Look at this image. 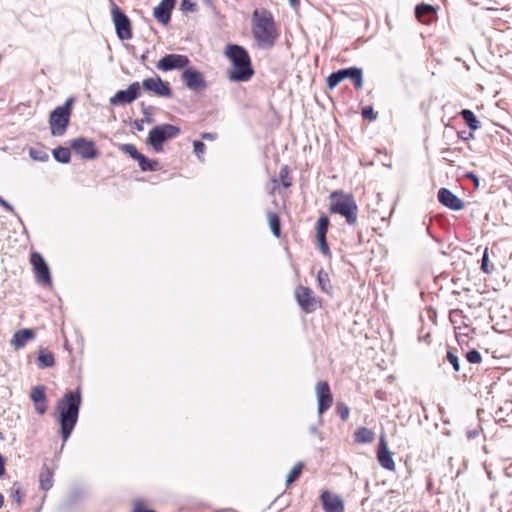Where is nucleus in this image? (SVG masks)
<instances>
[{
  "label": "nucleus",
  "mask_w": 512,
  "mask_h": 512,
  "mask_svg": "<svg viewBox=\"0 0 512 512\" xmlns=\"http://www.w3.org/2000/svg\"><path fill=\"white\" fill-rule=\"evenodd\" d=\"M82 404L80 388L66 392L56 403V420L60 425V434L63 442L71 436L78 418Z\"/></svg>",
  "instance_id": "nucleus-1"
},
{
  "label": "nucleus",
  "mask_w": 512,
  "mask_h": 512,
  "mask_svg": "<svg viewBox=\"0 0 512 512\" xmlns=\"http://www.w3.org/2000/svg\"><path fill=\"white\" fill-rule=\"evenodd\" d=\"M225 55L231 62L228 70V78L233 82H246L254 74L251 59L247 50L237 44H228L225 48Z\"/></svg>",
  "instance_id": "nucleus-2"
},
{
  "label": "nucleus",
  "mask_w": 512,
  "mask_h": 512,
  "mask_svg": "<svg viewBox=\"0 0 512 512\" xmlns=\"http://www.w3.org/2000/svg\"><path fill=\"white\" fill-rule=\"evenodd\" d=\"M253 19L252 33L260 47L266 49L273 47L278 37V32L272 14L267 10L261 13L256 10L253 13Z\"/></svg>",
  "instance_id": "nucleus-3"
},
{
  "label": "nucleus",
  "mask_w": 512,
  "mask_h": 512,
  "mask_svg": "<svg viewBox=\"0 0 512 512\" xmlns=\"http://www.w3.org/2000/svg\"><path fill=\"white\" fill-rule=\"evenodd\" d=\"M330 200L329 210L331 213L345 217L349 225H354L357 222L358 206L351 194L333 191L330 194Z\"/></svg>",
  "instance_id": "nucleus-4"
},
{
  "label": "nucleus",
  "mask_w": 512,
  "mask_h": 512,
  "mask_svg": "<svg viewBox=\"0 0 512 512\" xmlns=\"http://www.w3.org/2000/svg\"><path fill=\"white\" fill-rule=\"evenodd\" d=\"M74 99L68 98L61 106H57L49 116V125L53 136H62L65 134L70 122L72 113V104Z\"/></svg>",
  "instance_id": "nucleus-5"
},
{
  "label": "nucleus",
  "mask_w": 512,
  "mask_h": 512,
  "mask_svg": "<svg viewBox=\"0 0 512 512\" xmlns=\"http://www.w3.org/2000/svg\"><path fill=\"white\" fill-rule=\"evenodd\" d=\"M181 130L178 126L165 123L154 126L148 134L147 144H149L155 152H161L165 142L176 138Z\"/></svg>",
  "instance_id": "nucleus-6"
},
{
  "label": "nucleus",
  "mask_w": 512,
  "mask_h": 512,
  "mask_svg": "<svg viewBox=\"0 0 512 512\" xmlns=\"http://www.w3.org/2000/svg\"><path fill=\"white\" fill-rule=\"evenodd\" d=\"M111 18L117 37L122 41L130 40L133 36L131 21L124 11L112 1Z\"/></svg>",
  "instance_id": "nucleus-7"
},
{
  "label": "nucleus",
  "mask_w": 512,
  "mask_h": 512,
  "mask_svg": "<svg viewBox=\"0 0 512 512\" xmlns=\"http://www.w3.org/2000/svg\"><path fill=\"white\" fill-rule=\"evenodd\" d=\"M69 144L71 149L82 159L93 160L99 155L94 141L85 137L72 139Z\"/></svg>",
  "instance_id": "nucleus-8"
},
{
  "label": "nucleus",
  "mask_w": 512,
  "mask_h": 512,
  "mask_svg": "<svg viewBox=\"0 0 512 512\" xmlns=\"http://www.w3.org/2000/svg\"><path fill=\"white\" fill-rule=\"evenodd\" d=\"M141 95V85L139 82L131 83L127 89L118 90L113 97L110 98V104L113 106L130 104Z\"/></svg>",
  "instance_id": "nucleus-9"
},
{
  "label": "nucleus",
  "mask_w": 512,
  "mask_h": 512,
  "mask_svg": "<svg viewBox=\"0 0 512 512\" xmlns=\"http://www.w3.org/2000/svg\"><path fill=\"white\" fill-rule=\"evenodd\" d=\"M295 298L300 308L306 313L314 312L318 307V301L309 287L299 285L295 289Z\"/></svg>",
  "instance_id": "nucleus-10"
},
{
  "label": "nucleus",
  "mask_w": 512,
  "mask_h": 512,
  "mask_svg": "<svg viewBox=\"0 0 512 512\" xmlns=\"http://www.w3.org/2000/svg\"><path fill=\"white\" fill-rule=\"evenodd\" d=\"M190 60L186 55L182 54H166L156 64V68L160 71H171L182 69L189 65Z\"/></svg>",
  "instance_id": "nucleus-11"
},
{
  "label": "nucleus",
  "mask_w": 512,
  "mask_h": 512,
  "mask_svg": "<svg viewBox=\"0 0 512 512\" xmlns=\"http://www.w3.org/2000/svg\"><path fill=\"white\" fill-rule=\"evenodd\" d=\"M142 87L145 91L152 92L159 97L170 98L172 96V89L169 83L163 81L158 75L144 79Z\"/></svg>",
  "instance_id": "nucleus-12"
},
{
  "label": "nucleus",
  "mask_w": 512,
  "mask_h": 512,
  "mask_svg": "<svg viewBox=\"0 0 512 512\" xmlns=\"http://www.w3.org/2000/svg\"><path fill=\"white\" fill-rule=\"evenodd\" d=\"M316 395L318 402L319 424H322L321 416L330 408L333 402V396L329 384L326 381H320L316 385Z\"/></svg>",
  "instance_id": "nucleus-13"
},
{
  "label": "nucleus",
  "mask_w": 512,
  "mask_h": 512,
  "mask_svg": "<svg viewBox=\"0 0 512 512\" xmlns=\"http://www.w3.org/2000/svg\"><path fill=\"white\" fill-rule=\"evenodd\" d=\"M181 79L185 86L193 91H201L207 87L203 74L195 68H186L181 73Z\"/></svg>",
  "instance_id": "nucleus-14"
},
{
  "label": "nucleus",
  "mask_w": 512,
  "mask_h": 512,
  "mask_svg": "<svg viewBox=\"0 0 512 512\" xmlns=\"http://www.w3.org/2000/svg\"><path fill=\"white\" fill-rule=\"evenodd\" d=\"M440 204L453 211H460L464 208V202L447 188H440L437 193Z\"/></svg>",
  "instance_id": "nucleus-15"
},
{
  "label": "nucleus",
  "mask_w": 512,
  "mask_h": 512,
  "mask_svg": "<svg viewBox=\"0 0 512 512\" xmlns=\"http://www.w3.org/2000/svg\"><path fill=\"white\" fill-rule=\"evenodd\" d=\"M30 399L39 415H44L48 410L46 387L43 385L34 386L30 392Z\"/></svg>",
  "instance_id": "nucleus-16"
},
{
  "label": "nucleus",
  "mask_w": 512,
  "mask_h": 512,
  "mask_svg": "<svg viewBox=\"0 0 512 512\" xmlns=\"http://www.w3.org/2000/svg\"><path fill=\"white\" fill-rule=\"evenodd\" d=\"M176 5V0H161L154 8L153 16L162 25H167L171 20V14Z\"/></svg>",
  "instance_id": "nucleus-17"
},
{
  "label": "nucleus",
  "mask_w": 512,
  "mask_h": 512,
  "mask_svg": "<svg viewBox=\"0 0 512 512\" xmlns=\"http://www.w3.org/2000/svg\"><path fill=\"white\" fill-rule=\"evenodd\" d=\"M377 459L379 464L386 470L393 471L395 463L384 436H381L378 444Z\"/></svg>",
  "instance_id": "nucleus-18"
},
{
  "label": "nucleus",
  "mask_w": 512,
  "mask_h": 512,
  "mask_svg": "<svg viewBox=\"0 0 512 512\" xmlns=\"http://www.w3.org/2000/svg\"><path fill=\"white\" fill-rule=\"evenodd\" d=\"M320 499L325 512H344L343 500L338 495L323 491Z\"/></svg>",
  "instance_id": "nucleus-19"
},
{
  "label": "nucleus",
  "mask_w": 512,
  "mask_h": 512,
  "mask_svg": "<svg viewBox=\"0 0 512 512\" xmlns=\"http://www.w3.org/2000/svg\"><path fill=\"white\" fill-rule=\"evenodd\" d=\"M342 81L344 79H350L356 89H360L363 86V71L361 68L356 66L343 68L338 70Z\"/></svg>",
  "instance_id": "nucleus-20"
},
{
  "label": "nucleus",
  "mask_w": 512,
  "mask_h": 512,
  "mask_svg": "<svg viewBox=\"0 0 512 512\" xmlns=\"http://www.w3.org/2000/svg\"><path fill=\"white\" fill-rule=\"evenodd\" d=\"M415 16L422 23H430L436 17V9L430 4L421 3L415 7Z\"/></svg>",
  "instance_id": "nucleus-21"
},
{
  "label": "nucleus",
  "mask_w": 512,
  "mask_h": 512,
  "mask_svg": "<svg viewBox=\"0 0 512 512\" xmlns=\"http://www.w3.org/2000/svg\"><path fill=\"white\" fill-rule=\"evenodd\" d=\"M34 336L35 333L32 329L24 328L18 330L11 339V345L15 348H23L29 340L34 338Z\"/></svg>",
  "instance_id": "nucleus-22"
},
{
  "label": "nucleus",
  "mask_w": 512,
  "mask_h": 512,
  "mask_svg": "<svg viewBox=\"0 0 512 512\" xmlns=\"http://www.w3.org/2000/svg\"><path fill=\"white\" fill-rule=\"evenodd\" d=\"M39 483L41 489L44 491H48L53 486V472L49 469L47 465H44L42 467L40 477H39Z\"/></svg>",
  "instance_id": "nucleus-23"
},
{
  "label": "nucleus",
  "mask_w": 512,
  "mask_h": 512,
  "mask_svg": "<svg viewBox=\"0 0 512 512\" xmlns=\"http://www.w3.org/2000/svg\"><path fill=\"white\" fill-rule=\"evenodd\" d=\"M137 162H138L140 169L143 172H147V171L155 172V171L160 170V168H161L160 164L157 160L149 159L148 157H146L143 154H141V156L139 157Z\"/></svg>",
  "instance_id": "nucleus-24"
},
{
  "label": "nucleus",
  "mask_w": 512,
  "mask_h": 512,
  "mask_svg": "<svg viewBox=\"0 0 512 512\" xmlns=\"http://www.w3.org/2000/svg\"><path fill=\"white\" fill-rule=\"evenodd\" d=\"M374 438V432L366 427H359L354 432V441L357 443H370Z\"/></svg>",
  "instance_id": "nucleus-25"
},
{
  "label": "nucleus",
  "mask_w": 512,
  "mask_h": 512,
  "mask_svg": "<svg viewBox=\"0 0 512 512\" xmlns=\"http://www.w3.org/2000/svg\"><path fill=\"white\" fill-rule=\"evenodd\" d=\"M460 116L462 117V119L464 120V122L466 123L470 130L476 131L480 128V122L473 113V111L469 109H463L460 112Z\"/></svg>",
  "instance_id": "nucleus-26"
},
{
  "label": "nucleus",
  "mask_w": 512,
  "mask_h": 512,
  "mask_svg": "<svg viewBox=\"0 0 512 512\" xmlns=\"http://www.w3.org/2000/svg\"><path fill=\"white\" fill-rule=\"evenodd\" d=\"M267 219H268L269 226H270L272 234L275 237H277V238L280 237V235H281V222H280V218H279L278 214L275 213V212L269 211L267 213Z\"/></svg>",
  "instance_id": "nucleus-27"
},
{
  "label": "nucleus",
  "mask_w": 512,
  "mask_h": 512,
  "mask_svg": "<svg viewBox=\"0 0 512 512\" xmlns=\"http://www.w3.org/2000/svg\"><path fill=\"white\" fill-rule=\"evenodd\" d=\"M55 364L54 356L47 349H41L38 355V366L40 368H49Z\"/></svg>",
  "instance_id": "nucleus-28"
},
{
  "label": "nucleus",
  "mask_w": 512,
  "mask_h": 512,
  "mask_svg": "<svg viewBox=\"0 0 512 512\" xmlns=\"http://www.w3.org/2000/svg\"><path fill=\"white\" fill-rule=\"evenodd\" d=\"M54 159L63 164H67L71 160V152L67 147L59 146L52 151Z\"/></svg>",
  "instance_id": "nucleus-29"
},
{
  "label": "nucleus",
  "mask_w": 512,
  "mask_h": 512,
  "mask_svg": "<svg viewBox=\"0 0 512 512\" xmlns=\"http://www.w3.org/2000/svg\"><path fill=\"white\" fill-rule=\"evenodd\" d=\"M303 463L302 462H298L294 465V467L291 469V471L289 472V474L287 475V478H286V486H290L293 482L297 481L301 474H302V470H303Z\"/></svg>",
  "instance_id": "nucleus-30"
},
{
  "label": "nucleus",
  "mask_w": 512,
  "mask_h": 512,
  "mask_svg": "<svg viewBox=\"0 0 512 512\" xmlns=\"http://www.w3.org/2000/svg\"><path fill=\"white\" fill-rule=\"evenodd\" d=\"M35 275H36L37 281L39 283H41L42 285H51L52 284L51 274H50L48 265H46L45 267H42V269L37 271L35 273Z\"/></svg>",
  "instance_id": "nucleus-31"
},
{
  "label": "nucleus",
  "mask_w": 512,
  "mask_h": 512,
  "mask_svg": "<svg viewBox=\"0 0 512 512\" xmlns=\"http://www.w3.org/2000/svg\"><path fill=\"white\" fill-rule=\"evenodd\" d=\"M329 227V218L326 215H322L318 218L316 224L317 236H326Z\"/></svg>",
  "instance_id": "nucleus-32"
},
{
  "label": "nucleus",
  "mask_w": 512,
  "mask_h": 512,
  "mask_svg": "<svg viewBox=\"0 0 512 512\" xmlns=\"http://www.w3.org/2000/svg\"><path fill=\"white\" fill-rule=\"evenodd\" d=\"M30 262L33 266L35 273L47 265L42 255L38 252H32L30 255Z\"/></svg>",
  "instance_id": "nucleus-33"
},
{
  "label": "nucleus",
  "mask_w": 512,
  "mask_h": 512,
  "mask_svg": "<svg viewBox=\"0 0 512 512\" xmlns=\"http://www.w3.org/2000/svg\"><path fill=\"white\" fill-rule=\"evenodd\" d=\"M120 150L137 161L142 153H140L133 144H122Z\"/></svg>",
  "instance_id": "nucleus-34"
},
{
  "label": "nucleus",
  "mask_w": 512,
  "mask_h": 512,
  "mask_svg": "<svg viewBox=\"0 0 512 512\" xmlns=\"http://www.w3.org/2000/svg\"><path fill=\"white\" fill-rule=\"evenodd\" d=\"M29 155L33 160H37V161H41V162H45L49 159V155L43 150L31 148L29 150Z\"/></svg>",
  "instance_id": "nucleus-35"
},
{
  "label": "nucleus",
  "mask_w": 512,
  "mask_h": 512,
  "mask_svg": "<svg viewBox=\"0 0 512 512\" xmlns=\"http://www.w3.org/2000/svg\"><path fill=\"white\" fill-rule=\"evenodd\" d=\"M339 75H340V73L337 70V71L331 73L327 77L326 83H327L328 88L333 89L342 81L341 76H339Z\"/></svg>",
  "instance_id": "nucleus-36"
},
{
  "label": "nucleus",
  "mask_w": 512,
  "mask_h": 512,
  "mask_svg": "<svg viewBox=\"0 0 512 512\" xmlns=\"http://www.w3.org/2000/svg\"><path fill=\"white\" fill-rule=\"evenodd\" d=\"M318 284L324 292H328L327 285L330 283L329 276L323 270H320L317 275Z\"/></svg>",
  "instance_id": "nucleus-37"
},
{
  "label": "nucleus",
  "mask_w": 512,
  "mask_h": 512,
  "mask_svg": "<svg viewBox=\"0 0 512 512\" xmlns=\"http://www.w3.org/2000/svg\"><path fill=\"white\" fill-rule=\"evenodd\" d=\"M466 359L471 364H478L482 360L480 352L476 349H471L466 353Z\"/></svg>",
  "instance_id": "nucleus-38"
},
{
  "label": "nucleus",
  "mask_w": 512,
  "mask_h": 512,
  "mask_svg": "<svg viewBox=\"0 0 512 512\" xmlns=\"http://www.w3.org/2000/svg\"><path fill=\"white\" fill-rule=\"evenodd\" d=\"M336 410H337L338 415L340 416V418L343 421H346L348 419L349 413H350V409H349V407L345 403L338 402L337 406H336Z\"/></svg>",
  "instance_id": "nucleus-39"
},
{
  "label": "nucleus",
  "mask_w": 512,
  "mask_h": 512,
  "mask_svg": "<svg viewBox=\"0 0 512 512\" xmlns=\"http://www.w3.org/2000/svg\"><path fill=\"white\" fill-rule=\"evenodd\" d=\"M447 361L452 365L454 371H460V361L457 355H455L452 351H448L446 355Z\"/></svg>",
  "instance_id": "nucleus-40"
},
{
  "label": "nucleus",
  "mask_w": 512,
  "mask_h": 512,
  "mask_svg": "<svg viewBox=\"0 0 512 512\" xmlns=\"http://www.w3.org/2000/svg\"><path fill=\"white\" fill-rule=\"evenodd\" d=\"M10 496L18 504L21 503L22 489H21V486L18 483H14V485L12 486V488H11V495Z\"/></svg>",
  "instance_id": "nucleus-41"
},
{
  "label": "nucleus",
  "mask_w": 512,
  "mask_h": 512,
  "mask_svg": "<svg viewBox=\"0 0 512 512\" xmlns=\"http://www.w3.org/2000/svg\"><path fill=\"white\" fill-rule=\"evenodd\" d=\"M362 116L364 119H368L370 121H374L377 118V114L374 112L372 106H365L362 108Z\"/></svg>",
  "instance_id": "nucleus-42"
},
{
  "label": "nucleus",
  "mask_w": 512,
  "mask_h": 512,
  "mask_svg": "<svg viewBox=\"0 0 512 512\" xmlns=\"http://www.w3.org/2000/svg\"><path fill=\"white\" fill-rule=\"evenodd\" d=\"M488 262H489L488 248H485L483 255H482V259H481V270L486 274L491 273V269L489 268Z\"/></svg>",
  "instance_id": "nucleus-43"
},
{
  "label": "nucleus",
  "mask_w": 512,
  "mask_h": 512,
  "mask_svg": "<svg viewBox=\"0 0 512 512\" xmlns=\"http://www.w3.org/2000/svg\"><path fill=\"white\" fill-rule=\"evenodd\" d=\"M288 174H289V169L287 166H284L283 168H281L280 170V178H281V181H282V185L285 187V188H288L291 186V180L288 178Z\"/></svg>",
  "instance_id": "nucleus-44"
},
{
  "label": "nucleus",
  "mask_w": 512,
  "mask_h": 512,
  "mask_svg": "<svg viewBox=\"0 0 512 512\" xmlns=\"http://www.w3.org/2000/svg\"><path fill=\"white\" fill-rule=\"evenodd\" d=\"M180 6L183 11H196V4L192 0H182Z\"/></svg>",
  "instance_id": "nucleus-45"
},
{
  "label": "nucleus",
  "mask_w": 512,
  "mask_h": 512,
  "mask_svg": "<svg viewBox=\"0 0 512 512\" xmlns=\"http://www.w3.org/2000/svg\"><path fill=\"white\" fill-rule=\"evenodd\" d=\"M317 240H318L321 252L324 255H328L329 254V246H328V243L326 240V236H323V237L317 236Z\"/></svg>",
  "instance_id": "nucleus-46"
},
{
  "label": "nucleus",
  "mask_w": 512,
  "mask_h": 512,
  "mask_svg": "<svg viewBox=\"0 0 512 512\" xmlns=\"http://www.w3.org/2000/svg\"><path fill=\"white\" fill-rule=\"evenodd\" d=\"M193 148L195 154L200 158L201 154L205 151V144L200 140H195L193 142Z\"/></svg>",
  "instance_id": "nucleus-47"
},
{
  "label": "nucleus",
  "mask_w": 512,
  "mask_h": 512,
  "mask_svg": "<svg viewBox=\"0 0 512 512\" xmlns=\"http://www.w3.org/2000/svg\"><path fill=\"white\" fill-rule=\"evenodd\" d=\"M133 512H156V511L146 508L145 505L140 501H135Z\"/></svg>",
  "instance_id": "nucleus-48"
},
{
  "label": "nucleus",
  "mask_w": 512,
  "mask_h": 512,
  "mask_svg": "<svg viewBox=\"0 0 512 512\" xmlns=\"http://www.w3.org/2000/svg\"><path fill=\"white\" fill-rule=\"evenodd\" d=\"M142 112L144 114V119H143L144 122L152 123L153 122V118L151 116L150 108L146 107L143 103H142Z\"/></svg>",
  "instance_id": "nucleus-49"
},
{
  "label": "nucleus",
  "mask_w": 512,
  "mask_h": 512,
  "mask_svg": "<svg viewBox=\"0 0 512 512\" xmlns=\"http://www.w3.org/2000/svg\"><path fill=\"white\" fill-rule=\"evenodd\" d=\"M0 206H2L6 211L8 212H11V213H14L15 214V211H14V208L13 206L8 203L4 198H2L0 196Z\"/></svg>",
  "instance_id": "nucleus-50"
},
{
  "label": "nucleus",
  "mask_w": 512,
  "mask_h": 512,
  "mask_svg": "<svg viewBox=\"0 0 512 512\" xmlns=\"http://www.w3.org/2000/svg\"><path fill=\"white\" fill-rule=\"evenodd\" d=\"M466 177L471 179V181L474 182L476 187L479 185V178L473 172H468L466 174Z\"/></svg>",
  "instance_id": "nucleus-51"
},
{
  "label": "nucleus",
  "mask_w": 512,
  "mask_h": 512,
  "mask_svg": "<svg viewBox=\"0 0 512 512\" xmlns=\"http://www.w3.org/2000/svg\"><path fill=\"white\" fill-rule=\"evenodd\" d=\"M309 432H310V434H312V435H316V436H318V437H319V439H320V440H322L321 434H320V432L318 431V427H317L316 425H311V426L309 427Z\"/></svg>",
  "instance_id": "nucleus-52"
},
{
  "label": "nucleus",
  "mask_w": 512,
  "mask_h": 512,
  "mask_svg": "<svg viewBox=\"0 0 512 512\" xmlns=\"http://www.w3.org/2000/svg\"><path fill=\"white\" fill-rule=\"evenodd\" d=\"M5 474V458L0 454V477Z\"/></svg>",
  "instance_id": "nucleus-53"
},
{
  "label": "nucleus",
  "mask_w": 512,
  "mask_h": 512,
  "mask_svg": "<svg viewBox=\"0 0 512 512\" xmlns=\"http://www.w3.org/2000/svg\"><path fill=\"white\" fill-rule=\"evenodd\" d=\"M144 120H135L133 125L137 131H143Z\"/></svg>",
  "instance_id": "nucleus-54"
},
{
  "label": "nucleus",
  "mask_w": 512,
  "mask_h": 512,
  "mask_svg": "<svg viewBox=\"0 0 512 512\" xmlns=\"http://www.w3.org/2000/svg\"><path fill=\"white\" fill-rule=\"evenodd\" d=\"M458 136H459L461 139H463V140H468V139H470V138H472V137H473V134H472V133H469V134L467 135L465 131H462V132H459V133H458Z\"/></svg>",
  "instance_id": "nucleus-55"
},
{
  "label": "nucleus",
  "mask_w": 512,
  "mask_h": 512,
  "mask_svg": "<svg viewBox=\"0 0 512 512\" xmlns=\"http://www.w3.org/2000/svg\"><path fill=\"white\" fill-rule=\"evenodd\" d=\"M216 137H217V135H216V134H214V133H204V134L202 135V138H203V139H206V140H215V139H216Z\"/></svg>",
  "instance_id": "nucleus-56"
},
{
  "label": "nucleus",
  "mask_w": 512,
  "mask_h": 512,
  "mask_svg": "<svg viewBox=\"0 0 512 512\" xmlns=\"http://www.w3.org/2000/svg\"><path fill=\"white\" fill-rule=\"evenodd\" d=\"M289 4L292 8H297L299 6V0H288Z\"/></svg>",
  "instance_id": "nucleus-57"
},
{
  "label": "nucleus",
  "mask_w": 512,
  "mask_h": 512,
  "mask_svg": "<svg viewBox=\"0 0 512 512\" xmlns=\"http://www.w3.org/2000/svg\"><path fill=\"white\" fill-rule=\"evenodd\" d=\"M77 499V491L74 492V496L69 500V505L73 504Z\"/></svg>",
  "instance_id": "nucleus-58"
},
{
  "label": "nucleus",
  "mask_w": 512,
  "mask_h": 512,
  "mask_svg": "<svg viewBox=\"0 0 512 512\" xmlns=\"http://www.w3.org/2000/svg\"><path fill=\"white\" fill-rule=\"evenodd\" d=\"M4 505V497L3 495L0 493V509L3 507Z\"/></svg>",
  "instance_id": "nucleus-59"
},
{
  "label": "nucleus",
  "mask_w": 512,
  "mask_h": 512,
  "mask_svg": "<svg viewBox=\"0 0 512 512\" xmlns=\"http://www.w3.org/2000/svg\"><path fill=\"white\" fill-rule=\"evenodd\" d=\"M147 58V53H144L142 56H141V61L144 62Z\"/></svg>",
  "instance_id": "nucleus-60"
},
{
  "label": "nucleus",
  "mask_w": 512,
  "mask_h": 512,
  "mask_svg": "<svg viewBox=\"0 0 512 512\" xmlns=\"http://www.w3.org/2000/svg\"><path fill=\"white\" fill-rule=\"evenodd\" d=\"M449 152H450V149H444V150H442V152H441V153H442V154H445V153H449Z\"/></svg>",
  "instance_id": "nucleus-61"
},
{
  "label": "nucleus",
  "mask_w": 512,
  "mask_h": 512,
  "mask_svg": "<svg viewBox=\"0 0 512 512\" xmlns=\"http://www.w3.org/2000/svg\"><path fill=\"white\" fill-rule=\"evenodd\" d=\"M472 435H476V432H472V434H469V437H472Z\"/></svg>",
  "instance_id": "nucleus-62"
},
{
  "label": "nucleus",
  "mask_w": 512,
  "mask_h": 512,
  "mask_svg": "<svg viewBox=\"0 0 512 512\" xmlns=\"http://www.w3.org/2000/svg\"><path fill=\"white\" fill-rule=\"evenodd\" d=\"M472 435H476V432H472V434H469V437H472Z\"/></svg>",
  "instance_id": "nucleus-63"
},
{
  "label": "nucleus",
  "mask_w": 512,
  "mask_h": 512,
  "mask_svg": "<svg viewBox=\"0 0 512 512\" xmlns=\"http://www.w3.org/2000/svg\"><path fill=\"white\" fill-rule=\"evenodd\" d=\"M472 435H476V432H472V434H469V437H472Z\"/></svg>",
  "instance_id": "nucleus-64"
}]
</instances>
